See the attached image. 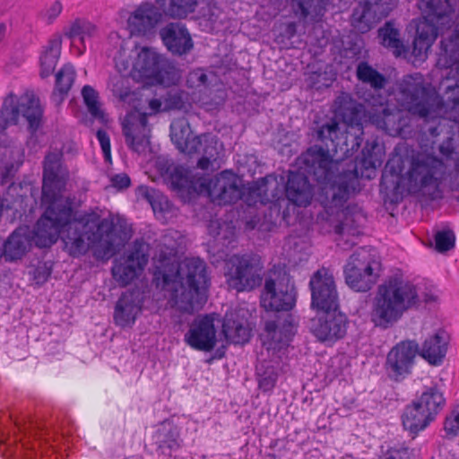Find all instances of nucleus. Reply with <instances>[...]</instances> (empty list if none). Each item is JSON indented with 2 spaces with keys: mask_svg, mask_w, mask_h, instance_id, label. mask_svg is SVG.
I'll use <instances>...</instances> for the list:
<instances>
[{
  "mask_svg": "<svg viewBox=\"0 0 459 459\" xmlns=\"http://www.w3.org/2000/svg\"><path fill=\"white\" fill-rule=\"evenodd\" d=\"M148 263L144 243L135 241L132 250L114 262L111 272L116 281L121 286L131 283Z\"/></svg>",
  "mask_w": 459,
  "mask_h": 459,
  "instance_id": "14",
  "label": "nucleus"
},
{
  "mask_svg": "<svg viewBox=\"0 0 459 459\" xmlns=\"http://www.w3.org/2000/svg\"><path fill=\"white\" fill-rule=\"evenodd\" d=\"M258 387L264 393L272 391L278 380L276 368L269 362L264 361L256 367Z\"/></svg>",
  "mask_w": 459,
  "mask_h": 459,
  "instance_id": "37",
  "label": "nucleus"
},
{
  "mask_svg": "<svg viewBox=\"0 0 459 459\" xmlns=\"http://www.w3.org/2000/svg\"><path fill=\"white\" fill-rule=\"evenodd\" d=\"M12 153H15L19 160L18 161L16 162V164H13L12 163L10 166L6 165L5 166V176L8 177V176H12L13 173L14 171L17 170V169L19 168V166L22 163V160H21V156H22V149L19 147H15L13 151H12Z\"/></svg>",
  "mask_w": 459,
  "mask_h": 459,
  "instance_id": "57",
  "label": "nucleus"
},
{
  "mask_svg": "<svg viewBox=\"0 0 459 459\" xmlns=\"http://www.w3.org/2000/svg\"><path fill=\"white\" fill-rule=\"evenodd\" d=\"M160 9L151 3L141 4L129 16V26L138 34H146L161 20Z\"/></svg>",
  "mask_w": 459,
  "mask_h": 459,
  "instance_id": "24",
  "label": "nucleus"
},
{
  "mask_svg": "<svg viewBox=\"0 0 459 459\" xmlns=\"http://www.w3.org/2000/svg\"><path fill=\"white\" fill-rule=\"evenodd\" d=\"M392 0H365L354 8L351 15V25L360 33H366L378 22L386 17L394 9Z\"/></svg>",
  "mask_w": 459,
  "mask_h": 459,
  "instance_id": "15",
  "label": "nucleus"
},
{
  "mask_svg": "<svg viewBox=\"0 0 459 459\" xmlns=\"http://www.w3.org/2000/svg\"><path fill=\"white\" fill-rule=\"evenodd\" d=\"M339 131V125L335 120H332L325 125H323L317 131V139L325 142L331 141L332 144L334 143V139L337 137V134Z\"/></svg>",
  "mask_w": 459,
  "mask_h": 459,
  "instance_id": "48",
  "label": "nucleus"
},
{
  "mask_svg": "<svg viewBox=\"0 0 459 459\" xmlns=\"http://www.w3.org/2000/svg\"><path fill=\"white\" fill-rule=\"evenodd\" d=\"M184 341L196 351H212L217 341L213 317L204 315L195 318L184 336Z\"/></svg>",
  "mask_w": 459,
  "mask_h": 459,
  "instance_id": "18",
  "label": "nucleus"
},
{
  "mask_svg": "<svg viewBox=\"0 0 459 459\" xmlns=\"http://www.w3.org/2000/svg\"><path fill=\"white\" fill-rule=\"evenodd\" d=\"M212 161H214L212 159L203 155V157L201 159H199V160L197 162V166L201 169H208L209 166L211 165V163Z\"/></svg>",
  "mask_w": 459,
  "mask_h": 459,
  "instance_id": "60",
  "label": "nucleus"
},
{
  "mask_svg": "<svg viewBox=\"0 0 459 459\" xmlns=\"http://www.w3.org/2000/svg\"><path fill=\"white\" fill-rule=\"evenodd\" d=\"M185 106V94L178 90H171L163 97V111L180 110Z\"/></svg>",
  "mask_w": 459,
  "mask_h": 459,
  "instance_id": "47",
  "label": "nucleus"
},
{
  "mask_svg": "<svg viewBox=\"0 0 459 459\" xmlns=\"http://www.w3.org/2000/svg\"><path fill=\"white\" fill-rule=\"evenodd\" d=\"M222 333L228 342L234 344H244L251 336L247 321L234 312L226 313L222 324Z\"/></svg>",
  "mask_w": 459,
  "mask_h": 459,
  "instance_id": "27",
  "label": "nucleus"
},
{
  "mask_svg": "<svg viewBox=\"0 0 459 459\" xmlns=\"http://www.w3.org/2000/svg\"><path fill=\"white\" fill-rule=\"evenodd\" d=\"M111 184L112 186L116 187L118 190L126 189L127 188L130 184L131 180L130 178L125 174H117L111 178Z\"/></svg>",
  "mask_w": 459,
  "mask_h": 459,
  "instance_id": "54",
  "label": "nucleus"
},
{
  "mask_svg": "<svg viewBox=\"0 0 459 459\" xmlns=\"http://www.w3.org/2000/svg\"><path fill=\"white\" fill-rule=\"evenodd\" d=\"M20 113L27 120L29 129L32 133L39 129L43 113L39 99L34 96H26L17 104L15 95L11 93L4 99L0 110V134L8 126L18 122Z\"/></svg>",
  "mask_w": 459,
  "mask_h": 459,
  "instance_id": "9",
  "label": "nucleus"
},
{
  "mask_svg": "<svg viewBox=\"0 0 459 459\" xmlns=\"http://www.w3.org/2000/svg\"><path fill=\"white\" fill-rule=\"evenodd\" d=\"M63 153L49 152L43 161L42 200L49 205L39 219L33 239L39 247H49L61 237L70 255L77 257L87 253L91 247L101 242L112 231L113 221L101 219L95 212H84L72 218V204L57 199L65 189L69 171L62 162Z\"/></svg>",
  "mask_w": 459,
  "mask_h": 459,
  "instance_id": "1",
  "label": "nucleus"
},
{
  "mask_svg": "<svg viewBox=\"0 0 459 459\" xmlns=\"http://www.w3.org/2000/svg\"><path fill=\"white\" fill-rule=\"evenodd\" d=\"M152 440L157 446V452L164 455H171L180 447L179 431L172 422L165 420L155 430Z\"/></svg>",
  "mask_w": 459,
  "mask_h": 459,
  "instance_id": "25",
  "label": "nucleus"
},
{
  "mask_svg": "<svg viewBox=\"0 0 459 459\" xmlns=\"http://www.w3.org/2000/svg\"><path fill=\"white\" fill-rule=\"evenodd\" d=\"M356 74L360 82L369 84L374 90H381L386 83L385 75L367 62H360L358 65Z\"/></svg>",
  "mask_w": 459,
  "mask_h": 459,
  "instance_id": "36",
  "label": "nucleus"
},
{
  "mask_svg": "<svg viewBox=\"0 0 459 459\" xmlns=\"http://www.w3.org/2000/svg\"><path fill=\"white\" fill-rule=\"evenodd\" d=\"M447 351V336L445 331L439 330L427 338L422 343L420 355L431 365L442 363Z\"/></svg>",
  "mask_w": 459,
  "mask_h": 459,
  "instance_id": "28",
  "label": "nucleus"
},
{
  "mask_svg": "<svg viewBox=\"0 0 459 459\" xmlns=\"http://www.w3.org/2000/svg\"><path fill=\"white\" fill-rule=\"evenodd\" d=\"M30 247V238L13 231L4 244L3 255L5 261L13 262L21 259Z\"/></svg>",
  "mask_w": 459,
  "mask_h": 459,
  "instance_id": "33",
  "label": "nucleus"
},
{
  "mask_svg": "<svg viewBox=\"0 0 459 459\" xmlns=\"http://www.w3.org/2000/svg\"><path fill=\"white\" fill-rule=\"evenodd\" d=\"M151 127L148 115L137 110L126 115L123 122V134L126 145L137 153L145 152L150 143Z\"/></svg>",
  "mask_w": 459,
  "mask_h": 459,
  "instance_id": "17",
  "label": "nucleus"
},
{
  "mask_svg": "<svg viewBox=\"0 0 459 459\" xmlns=\"http://www.w3.org/2000/svg\"><path fill=\"white\" fill-rule=\"evenodd\" d=\"M362 142H363V138L361 136L353 137L351 150L352 152L357 151L360 147Z\"/></svg>",
  "mask_w": 459,
  "mask_h": 459,
  "instance_id": "61",
  "label": "nucleus"
},
{
  "mask_svg": "<svg viewBox=\"0 0 459 459\" xmlns=\"http://www.w3.org/2000/svg\"><path fill=\"white\" fill-rule=\"evenodd\" d=\"M439 151L446 158H450L454 152L453 148L450 146V142H448L447 143H442L439 147Z\"/></svg>",
  "mask_w": 459,
  "mask_h": 459,
  "instance_id": "59",
  "label": "nucleus"
},
{
  "mask_svg": "<svg viewBox=\"0 0 459 459\" xmlns=\"http://www.w3.org/2000/svg\"><path fill=\"white\" fill-rule=\"evenodd\" d=\"M62 39L56 35L51 38L40 56V75L45 78L49 76L57 64L61 53Z\"/></svg>",
  "mask_w": 459,
  "mask_h": 459,
  "instance_id": "32",
  "label": "nucleus"
},
{
  "mask_svg": "<svg viewBox=\"0 0 459 459\" xmlns=\"http://www.w3.org/2000/svg\"><path fill=\"white\" fill-rule=\"evenodd\" d=\"M330 0H292L294 5H296L300 14L306 18L310 13L320 15L325 11Z\"/></svg>",
  "mask_w": 459,
  "mask_h": 459,
  "instance_id": "42",
  "label": "nucleus"
},
{
  "mask_svg": "<svg viewBox=\"0 0 459 459\" xmlns=\"http://www.w3.org/2000/svg\"><path fill=\"white\" fill-rule=\"evenodd\" d=\"M108 87L113 95L122 101H126L131 94L129 79L121 74L112 76Z\"/></svg>",
  "mask_w": 459,
  "mask_h": 459,
  "instance_id": "43",
  "label": "nucleus"
},
{
  "mask_svg": "<svg viewBox=\"0 0 459 459\" xmlns=\"http://www.w3.org/2000/svg\"><path fill=\"white\" fill-rule=\"evenodd\" d=\"M142 195L150 203L154 212H164L168 208V200L159 191L153 188H141Z\"/></svg>",
  "mask_w": 459,
  "mask_h": 459,
  "instance_id": "46",
  "label": "nucleus"
},
{
  "mask_svg": "<svg viewBox=\"0 0 459 459\" xmlns=\"http://www.w3.org/2000/svg\"><path fill=\"white\" fill-rule=\"evenodd\" d=\"M336 311L323 312L310 320L309 330L319 342L334 343L346 335L349 320Z\"/></svg>",
  "mask_w": 459,
  "mask_h": 459,
  "instance_id": "13",
  "label": "nucleus"
},
{
  "mask_svg": "<svg viewBox=\"0 0 459 459\" xmlns=\"http://www.w3.org/2000/svg\"><path fill=\"white\" fill-rule=\"evenodd\" d=\"M381 263L375 249L359 247L350 256L344 266L346 284L355 291L372 289L379 276Z\"/></svg>",
  "mask_w": 459,
  "mask_h": 459,
  "instance_id": "7",
  "label": "nucleus"
},
{
  "mask_svg": "<svg viewBox=\"0 0 459 459\" xmlns=\"http://www.w3.org/2000/svg\"><path fill=\"white\" fill-rule=\"evenodd\" d=\"M378 37L381 44L392 50L394 55L400 56L409 51L407 46L400 38V30L395 27L393 21L386 22L383 27L378 30Z\"/></svg>",
  "mask_w": 459,
  "mask_h": 459,
  "instance_id": "31",
  "label": "nucleus"
},
{
  "mask_svg": "<svg viewBox=\"0 0 459 459\" xmlns=\"http://www.w3.org/2000/svg\"><path fill=\"white\" fill-rule=\"evenodd\" d=\"M76 73L73 65H66L56 75V90L62 96L68 93L75 80Z\"/></svg>",
  "mask_w": 459,
  "mask_h": 459,
  "instance_id": "38",
  "label": "nucleus"
},
{
  "mask_svg": "<svg viewBox=\"0 0 459 459\" xmlns=\"http://www.w3.org/2000/svg\"><path fill=\"white\" fill-rule=\"evenodd\" d=\"M418 352L419 345L413 341L401 342L389 351L386 368L395 380L410 373Z\"/></svg>",
  "mask_w": 459,
  "mask_h": 459,
  "instance_id": "20",
  "label": "nucleus"
},
{
  "mask_svg": "<svg viewBox=\"0 0 459 459\" xmlns=\"http://www.w3.org/2000/svg\"><path fill=\"white\" fill-rule=\"evenodd\" d=\"M170 183L174 190L180 194H190L195 190L193 180L186 175L182 168H175L170 175Z\"/></svg>",
  "mask_w": 459,
  "mask_h": 459,
  "instance_id": "40",
  "label": "nucleus"
},
{
  "mask_svg": "<svg viewBox=\"0 0 459 459\" xmlns=\"http://www.w3.org/2000/svg\"><path fill=\"white\" fill-rule=\"evenodd\" d=\"M314 145L302 155V163L306 172L318 184L324 186L331 195V204L341 207L348 200L350 194L354 192L359 185V178L364 177L362 169H375L382 163L381 148L377 139L367 141L362 149L361 157L358 160H334L330 155V149Z\"/></svg>",
  "mask_w": 459,
  "mask_h": 459,
  "instance_id": "3",
  "label": "nucleus"
},
{
  "mask_svg": "<svg viewBox=\"0 0 459 459\" xmlns=\"http://www.w3.org/2000/svg\"><path fill=\"white\" fill-rule=\"evenodd\" d=\"M337 216L339 218V221L337 223H335L333 226V231H334V233H336L338 235H342V234H343L346 227L348 226V220H349L348 212H345L343 210L341 212H338Z\"/></svg>",
  "mask_w": 459,
  "mask_h": 459,
  "instance_id": "56",
  "label": "nucleus"
},
{
  "mask_svg": "<svg viewBox=\"0 0 459 459\" xmlns=\"http://www.w3.org/2000/svg\"><path fill=\"white\" fill-rule=\"evenodd\" d=\"M261 303L266 310L289 313L296 303V291L290 275L265 280Z\"/></svg>",
  "mask_w": 459,
  "mask_h": 459,
  "instance_id": "10",
  "label": "nucleus"
},
{
  "mask_svg": "<svg viewBox=\"0 0 459 459\" xmlns=\"http://www.w3.org/2000/svg\"><path fill=\"white\" fill-rule=\"evenodd\" d=\"M6 25L3 22H0V43L4 40L6 35Z\"/></svg>",
  "mask_w": 459,
  "mask_h": 459,
  "instance_id": "62",
  "label": "nucleus"
},
{
  "mask_svg": "<svg viewBox=\"0 0 459 459\" xmlns=\"http://www.w3.org/2000/svg\"><path fill=\"white\" fill-rule=\"evenodd\" d=\"M96 136L99 140L106 160H110V141L108 134L106 131L100 129L97 131Z\"/></svg>",
  "mask_w": 459,
  "mask_h": 459,
  "instance_id": "53",
  "label": "nucleus"
},
{
  "mask_svg": "<svg viewBox=\"0 0 459 459\" xmlns=\"http://www.w3.org/2000/svg\"><path fill=\"white\" fill-rule=\"evenodd\" d=\"M419 302L415 285L402 276H391L377 288L370 311L371 322L376 327L388 329Z\"/></svg>",
  "mask_w": 459,
  "mask_h": 459,
  "instance_id": "6",
  "label": "nucleus"
},
{
  "mask_svg": "<svg viewBox=\"0 0 459 459\" xmlns=\"http://www.w3.org/2000/svg\"><path fill=\"white\" fill-rule=\"evenodd\" d=\"M444 163L439 159L424 153L412 156L411 167L406 173L411 191L417 192L437 186V176L441 174Z\"/></svg>",
  "mask_w": 459,
  "mask_h": 459,
  "instance_id": "11",
  "label": "nucleus"
},
{
  "mask_svg": "<svg viewBox=\"0 0 459 459\" xmlns=\"http://www.w3.org/2000/svg\"><path fill=\"white\" fill-rule=\"evenodd\" d=\"M162 12L171 17L182 19L194 13L197 0H156Z\"/></svg>",
  "mask_w": 459,
  "mask_h": 459,
  "instance_id": "35",
  "label": "nucleus"
},
{
  "mask_svg": "<svg viewBox=\"0 0 459 459\" xmlns=\"http://www.w3.org/2000/svg\"><path fill=\"white\" fill-rule=\"evenodd\" d=\"M63 4L59 0L55 1L42 14L48 24H51L60 15Z\"/></svg>",
  "mask_w": 459,
  "mask_h": 459,
  "instance_id": "52",
  "label": "nucleus"
},
{
  "mask_svg": "<svg viewBox=\"0 0 459 459\" xmlns=\"http://www.w3.org/2000/svg\"><path fill=\"white\" fill-rule=\"evenodd\" d=\"M444 430L446 431V437H454L458 435L459 432V408L454 410L450 415H448L444 422Z\"/></svg>",
  "mask_w": 459,
  "mask_h": 459,
  "instance_id": "50",
  "label": "nucleus"
},
{
  "mask_svg": "<svg viewBox=\"0 0 459 459\" xmlns=\"http://www.w3.org/2000/svg\"><path fill=\"white\" fill-rule=\"evenodd\" d=\"M434 240L436 250L444 253L455 247V236L452 230L445 229L435 232Z\"/></svg>",
  "mask_w": 459,
  "mask_h": 459,
  "instance_id": "44",
  "label": "nucleus"
},
{
  "mask_svg": "<svg viewBox=\"0 0 459 459\" xmlns=\"http://www.w3.org/2000/svg\"><path fill=\"white\" fill-rule=\"evenodd\" d=\"M285 194L289 202L306 207L312 200L313 187L304 174L290 172L285 186Z\"/></svg>",
  "mask_w": 459,
  "mask_h": 459,
  "instance_id": "23",
  "label": "nucleus"
},
{
  "mask_svg": "<svg viewBox=\"0 0 459 459\" xmlns=\"http://www.w3.org/2000/svg\"><path fill=\"white\" fill-rule=\"evenodd\" d=\"M370 122L377 128L392 134L393 131L399 132L402 130L403 124L402 123L401 113L395 109H391L385 106L383 100H379V105L376 108L368 111Z\"/></svg>",
  "mask_w": 459,
  "mask_h": 459,
  "instance_id": "26",
  "label": "nucleus"
},
{
  "mask_svg": "<svg viewBox=\"0 0 459 459\" xmlns=\"http://www.w3.org/2000/svg\"><path fill=\"white\" fill-rule=\"evenodd\" d=\"M408 450L405 447L390 448L379 459H406Z\"/></svg>",
  "mask_w": 459,
  "mask_h": 459,
  "instance_id": "55",
  "label": "nucleus"
},
{
  "mask_svg": "<svg viewBox=\"0 0 459 459\" xmlns=\"http://www.w3.org/2000/svg\"><path fill=\"white\" fill-rule=\"evenodd\" d=\"M397 101L402 108L421 118L425 132L430 136L439 135L446 119L441 117L443 99L429 83H426L420 73L407 74L398 82Z\"/></svg>",
  "mask_w": 459,
  "mask_h": 459,
  "instance_id": "5",
  "label": "nucleus"
},
{
  "mask_svg": "<svg viewBox=\"0 0 459 459\" xmlns=\"http://www.w3.org/2000/svg\"><path fill=\"white\" fill-rule=\"evenodd\" d=\"M416 402L426 410L427 412L436 418L446 403L443 393L436 386H426Z\"/></svg>",
  "mask_w": 459,
  "mask_h": 459,
  "instance_id": "34",
  "label": "nucleus"
},
{
  "mask_svg": "<svg viewBox=\"0 0 459 459\" xmlns=\"http://www.w3.org/2000/svg\"><path fill=\"white\" fill-rule=\"evenodd\" d=\"M311 291V307L321 312H331L339 307V296L333 273L329 269L321 267L316 271L309 281Z\"/></svg>",
  "mask_w": 459,
  "mask_h": 459,
  "instance_id": "12",
  "label": "nucleus"
},
{
  "mask_svg": "<svg viewBox=\"0 0 459 459\" xmlns=\"http://www.w3.org/2000/svg\"><path fill=\"white\" fill-rule=\"evenodd\" d=\"M204 144V134L199 136H194L188 138L186 142V145H182L179 149L180 152L192 154L201 152Z\"/></svg>",
  "mask_w": 459,
  "mask_h": 459,
  "instance_id": "51",
  "label": "nucleus"
},
{
  "mask_svg": "<svg viewBox=\"0 0 459 459\" xmlns=\"http://www.w3.org/2000/svg\"><path fill=\"white\" fill-rule=\"evenodd\" d=\"M426 411L416 401L406 406L403 416V425L411 433L417 434L427 428L435 420L433 416Z\"/></svg>",
  "mask_w": 459,
  "mask_h": 459,
  "instance_id": "29",
  "label": "nucleus"
},
{
  "mask_svg": "<svg viewBox=\"0 0 459 459\" xmlns=\"http://www.w3.org/2000/svg\"><path fill=\"white\" fill-rule=\"evenodd\" d=\"M191 134L188 123L185 119L173 121L170 125V138L176 147L179 150Z\"/></svg>",
  "mask_w": 459,
  "mask_h": 459,
  "instance_id": "41",
  "label": "nucleus"
},
{
  "mask_svg": "<svg viewBox=\"0 0 459 459\" xmlns=\"http://www.w3.org/2000/svg\"><path fill=\"white\" fill-rule=\"evenodd\" d=\"M210 84L209 77L206 72L202 69H195L191 71L186 78V85L190 89L203 91L208 88Z\"/></svg>",
  "mask_w": 459,
  "mask_h": 459,
  "instance_id": "45",
  "label": "nucleus"
},
{
  "mask_svg": "<svg viewBox=\"0 0 459 459\" xmlns=\"http://www.w3.org/2000/svg\"><path fill=\"white\" fill-rule=\"evenodd\" d=\"M297 329L295 318L290 313H282L273 319L267 320L264 329V343L267 349H281L289 344Z\"/></svg>",
  "mask_w": 459,
  "mask_h": 459,
  "instance_id": "16",
  "label": "nucleus"
},
{
  "mask_svg": "<svg viewBox=\"0 0 459 459\" xmlns=\"http://www.w3.org/2000/svg\"><path fill=\"white\" fill-rule=\"evenodd\" d=\"M388 168H390V172L392 174H399L402 171V169L400 168L398 169V170H396L394 168L391 167L390 161H388L386 164V169H388Z\"/></svg>",
  "mask_w": 459,
  "mask_h": 459,
  "instance_id": "63",
  "label": "nucleus"
},
{
  "mask_svg": "<svg viewBox=\"0 0 459 459\" xmlns=\"http://www.w3.org/2000/svg\"><path fill=\"white\" fill-rule=\"evenodd\" d=\"M159 34L167 49L173 55H186L194 48L188 30L180 22L167 24L160 29Z\"/></svg>",
  "mask_w": 459,
  "mask_h": 459,
  "instance_id": "22",
  "label": "nucleus"
},
{
  "mask_svg": "<svg viewBox=\"0 0 459 459\" xmlns=\"http://www.w3.org/2000/svg\"><path fill=\"white\" fill-rule=\"evenodd\" d=\"M149 107L153 113H156L162 109L161 107L163 108V100L152 99L149 101Z\"/></svg>",
  "mask_w": 459,
  "mask_h": 459,
  "instance_id": "58",
  "label": "nucleus"
},
{
  "mask_svg": "<svg viewBox=\"0 0 459 459\" xmlns=\"http://www.w3.org/2000/svg\"><path fill=\"white\" fill-rule=\"evenodd\" d=\"M201 152L204 156L209 157L213 160H217L219 155L218 141L214 135L204 134V144Z\"/></svg>",
  "mask_w": 459,
  "mask_h": 459,
  "instance_id": "49",
  "label": "nucleus"
},
{
  "mask_svg": "<svg viewBox=\"0 0 459 459\" xmlns=\"http://www.w3.org/2000/svg\"><path fill=\"white\" fill-rule=\"evenodd\" d=\"M176 255L175 249H170L168 255L160 251L153 281L168 294L172 307L191 314L207 301V264L199 257H186L178 263Z\"/></svg>",
  "mask_w": 459,
  "mask_h": 459,
  "instance_id": "4",
  "label": "nucleus"
},
{
  "mask_svg": "<svg viewBox=\"0 0 459 459\" xmlns=\"http://www.w3.org/2000/svg\"><path fill=\"white\" fill-rule=\"evenodd\" d=\"M430 300H432V296L426 297V299H425V301H426V302H429V301H430Z\"/></svg>",
  "mask_w": 459,
  "mask_h": 459,
  "instance_id": "64",
  "label": "nucleus"
},
{
  "mask_svg": "<svg viewBox=\"0 0 459 459\" xmlns=\"http://www.w3.org/2000/svg\"><path fill=\"white\" fill-rule=\"evenodd\" d=\"M97 32V27L90 21L84 18H76L71 24L65 29L64 35L68 38L73 46H75V40L78 39L80 47H78V54L82 55L85 49V40L91 39Z\"/></svg>",
  "mask_w": 459,
  "mask_h": 459,
  "instance_id": "30",
  "label": "nucleus"
},
{
  "mask_svg": "<svg viewBox=\"0 0 459 459\" xmlns=\"http://www.w3.org/2000/svg\"><path fill=\"white\" fill-rule=\"evenodd\" d=\"M82 96L89 113L94 118L102 120L104 113L100 108L98 92L91 86L85 85L82 89Z\"/></svg>",
  "mask_w": 459,
  "mask_h": 459,
  "instance_id": "39",
  "label": "nucleus"
},
{
  "mask_svg": "<svg viewBox=\"0 0 459 459\" xmlns=\"http://www.w3.org/2000/svg\"><path fill=\"white\" fill-rule=\"evenodd\" d=\"M143 292L138 289L127 290L119 297L114 309V321L121 327L134 324L143 304Z\"/></svg>",
  "mask_w": 459,
  "mask_h": 459,
  "instance_id": "21",
  "label": "nucleus"
},
{
  "mask_svg": "<svg viewBox=\"0 0 459 459\" xmlns=\"http://www.w3.org/2000/svg\"><path fill=\"white\" fill-rule=\"evenodd\" d=\"M227 282L237 291L251 290L260 286L263 276V264L257 255H234L226 263Z\"/></svg>",
  "mask_w": 459,
  "mask_h": 459,
  "instance_id": "8",
  "label": "nucleus"
},
{
  "mask_svg": "<svg viewBox=\"0 0 459 459\" xmlns=\"http://www.w3.org/2000/svg\"><path fill=\"white\" fill-rule=\"evenodd\" d=\"M423 19L418 23L412 54L420 56L441 35L437 61L446 75V94L453 108L459 107V0H420Z\"/></svg>",
  "mask_w": 459,
  "mask_h": 459,
  "instance_id": "2",
  "label": "nucleus"
},
{
  "mask_svg": "<svg viewBox=\"0 0 459 459\" xmlns=\"http://www.w3.org/2000/svg\"><path fill=\"white\" fill-rule=\"evenodd\" d=\"M205 187L209 197L219 205L236 203L242 195L238 178L226 171L211 178Z\"/></svg>",
  "mask_w": 459,
  "mask_h": 459,
  "instance_id": "19",
  "label": "nucleus"
}]
</instances>
